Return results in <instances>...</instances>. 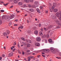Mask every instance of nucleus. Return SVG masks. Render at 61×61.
I'll return each instance as SVG.
<instances>
[{
    "mask_svg": "<svg viewBox=\"0 0 61 61\" xmlns=\"http://www.w3.org/2000/svg\"><path fill=\"white\" fill-rule=\"evenodd\" d=\"M55 21L56 22L57 25H60L61 26V24L60 23V22L59 21L56 20H55Z\"/></svg>",
    "mask_w": 61,
    "mask_h": 61,
    "instance_id": "obj_1",
    "label": "nucleus"
},
{
    "mask_svg": "<svg viewBox=\"0 0 61 61\" xmlns=\"http://www.w3.org/2000/svg\"><path fill=\"white\" fill-rule=\"evenodd\" d=\"M51 17L52 19H56V16H55L53 14H51Z\"/></svg>",
    "mask_w": 61,
    "mask_h": 61,
    "instance_id": "obj_2",
    "label": "nucleus"
},
{
    "mask_svg": "<svg viewBox=\"0 0 61 61\" xmlns=\"http://www.w3.org/2000/svg\"><path fill=\"white\" fill-rule=\"evenodd\" d=\"M56 3H53V6H52L51 7V8L52 9H54L55 8V6H56Z\"/></svg>",
    "mask_w": 61,
    "mask_h": 61,
    "instance_id": "obj_3",
    "label": "nucleus"
},
{
    "mask_svg": "<svg viewBox=\"0 0 61 61\" xmlns=\"http://www.w3.org/2000/svg\"><path fill=\"white\" fill-rule=\"evenodd\" d=\"M50 49L51 51H52L53 52H55V50L54 48L53 47H51L50 48Z\"/></svg>",
    "mask_w": 61,
    "mask_h": 61,
    "instance_id": "obj_4",
    "label": "nucleus"
},
{
    "mask_svg": "<svg viewBox=\"0 0 61 61\" xmlns=\"http://www.w3.org/2000/svg\"><path fill=\"white\" fill-rule=\"evenodd\" d=\"M13 55V52H11L9 53V57H10V56H12Z\"/></svg>",
    "mask_w": 61,
    "mask_h": 61,
    "instance_id": "obj_5",
    "label": "nucleus"
},
{
    "mask_svg": "<svg viewBox=\"0 0 61 61\" xmlns=\"http://www.w3.org/2000/svg\"><path fill=\"white\" fill-rule=\"evenodd\" d=\"M14 16H15L14 15H12L10 16V19H12V18H13L14 17Z\"/></svg>",
    "mask_w": 61,
    "mask_h": 61,
    "instance_id": "obj_6",
    "label": "nucleus"
},
{
    "mask_svg": "<svg viewBox=\"0 0 61 61\" xmlns=\"http://www.w3.org/2000/svg\"><path fill=\"white\" fill-rule=\"evenodd\" d=\"M5 19L6 20H8L9 21V17H8V16H6L5 17Z\"/></svg>",
    "mask_w": 61,
    "mask_h": 61,
    "instance_id": "obj_7",
    "label": "nucleus"
},
{
    "mask_svg": "<svg viewBox=\"0 0 61 61\" xmlns=\"http://www.w3.org/2000/svg\"><path fill=\"white\" fill-rule=\"evenodd\" d=\"M49 43H51V44H52L53 42H52V41L51 39H49Z\"/></svg>",
    "mask_w": 61,
    "mask_h": 61,
    "instance_id": "obj_8",
    "label": "nucleus"
},
{
    "mask_svg": "<svg viewBox=\"0 0 61 61\" xmlns=\"http://www.w3.org/2000/svg\"><path fill=\"white\" fill-rule=\"evenodd\" d=\"M34 34L35 35H37L38 34V31L37 30H36L34 31Z\"/></svg>",
    "mask_w": 61,
    "mask_h": 61,
    "instance_id": "obj_9",
    "label": "nucleus"
},
{
    "mask_svg": "<svg viewBox=\"0 0 61 61\" xmlns=\"http://www.w3.org/2000/svg\"><path fill=\"white\" fill-rule=\"evenodd\" d=\"M58 10L57 9H55L54 10V12H55V13H56V12H57L58 11Z\"/></svg>",
    "mask_w": 61,
    "mask_h": 61,
    "instance_id": "obj_10",
    "label": "nucleus"
},
{
    "mask_svg": "<svg viewBox=\"0 0 61 61\" xmlns=\"http://www.w3.org/2000/svg\"><path fill=\"white\" fill-rule=\"evenodd\" d=\"M22 44H23V45L24 46H26V45L27 44H26V43L25 42H22Z\"/></svg>",
    "mask_w": 61,
    "mask_h": 61,
    "instance_id": "obj_11",
    "label": "nucleus"
},
{
    "mask_svg": "<svg viewBox=\"0 0 61 61\" xmlns=\"http://www.w3.org/2000/svg\"><path fill=\"white\" fill-rule=\"evenodd\" d=\"M24 28V27L23 26H20L18 28V29H19V28H20L21 29H23Z\"/></svg>",
    "mask_w": 61,
    "mask_h": 61,
    "instance_id": "obj_12",
    "label": "nucleus"
},
{
    "mask_svg": "<svg viewBox=\"0 0 61 61\" xmlns=\"http://www.w3.org/2000/svg\"><path fill=\"white\" fill-rule=\"evenodd\" d=\"M59 14H60V16H59V19L60 20H61V13L60 12L59 13Z\"/></svg>",
    "mask_w": 61,
    "mask_h": 61,
    "instance_id": "obj_13",
    "label": "nucleus"
},
{
    "mask_svg": "<svg viewBox=\"0 0 61 61\" xmlns=\"http://www.w3.org/2000/svg\"><path fill=\"white\" fill-rule=\"evenodd\" d=\"M29 11L30 12H33L34 11V10L32 9H29Z\"/></svg>",
    "mask_w": 61,
    "mask_h": 61,
    "instance_id": "obj_14",
    "label": "nucleus"
},
{
    "mask_svg": "<svg viewBox=\"0 0 61 61\" xmlns=\"http://www.w3.org/2000/svg\"><path fill=\"white\" fill-rule=\"evenodd\" d=\"M39 34L40 36H43V34L42 33V32H40L39 33Z\"/></svg>",
    "mask_w": 61,
    "mask_h": 61,
    "instance_id": "obj_15",
    "label": "nucleus"
},
{
    "mask_svg": "<svg viewBox=\"0 0 61 61\" xmlns=\"http://www.w3.org/2000/svg\"><path fill=\"white\" fill-rule=\"evenodd\" d=\"M3 35L4 36H7V34L6 33H3Z\"/></svg>",
    "mask_w": 61,
    "mask_h": 61,
    "instance_id": "obj_16",
    "label": "nucleus"
},
{
    "mask_svg": "<svg viewBox=\"0 0 61 61\" xmlns=\"http://www.w3.org/2000/svg\"><path fill=\"white\" fill-rule=\"evenodd\" d=\"M24 0L25 2H26V3H29V0Z\"/></svg>",
    "mask_w": 61,
    "mask_h": 61,
    "instance_id": "obj_17",
    "label": "nucleus"
},
{
    "mask_svg": "<svg viewBox=\"0 0 61 61\" xmlns=\"http://www.w3.org/2000/svg\"><path fill=\"white\" fill-rule=\"evenodd\" d=\"M48 51V52L49 51V50L48 49H44L43 50V51Z\"/></svg>",
    "mask_w": 61,
    "mask_h": 61,
    "instance_id": "obj_18",
    "label": "nucleus"
},
{
    "mask_svg": "<svg viewBox=\"0 0 61 61\" xmlns=\"http://www.w3.org/2000/svg\"><path fill=\"white\" fill-rule=\"evenodd\" d=\"M18 4L19 5H23V3L21 2H20L18 3Z\"/></svg>",
    "mask_w": 61,
    "mask_h": 61,
    "instance_id": "obj_19",
    "label": "nucleus"
},
{
    "mask_svg": "<svg viewBox=\"0 0 61 61\" xmlns=\"http://www.w3.org/2000/svg\"><path fill=\"white\" fill-rule=\"evenodd\" d=\"M26 6H27V5L25 4H24L22 6L23 7H26Z\"/></svg>",
    "mask_w": 61,
    "mask_h": 61,
    "instance_id": "obj_20",
    "label": "nucleus"
},
{
    "mask_svg": "<svg viewBox=\"0 0 61 61\" xmlns=\"http://www.w3.org/2000/svg\"><path fill=\"white\" fill-rule=\"evenodd\" d=\"M56 15L57 16V17L59 16V13H57L56 14Z\"/></svg>",
    "mask_w": 61,
    "mask_h": 61,
    "instance_id": "obj_21",
    "label": "nucleus"
},
{
    "mask_svg": "<svg viewBox=\"0 0 61 61\" xmlns=\"http://www.w3.org/2000/svg\"><path fill=\"white\" fill-rule=\"evenodd\" d=\"M41 40V38L40 37H38V41L39 42H40V41Z\"/></svg>",
    "mask_w": 61,
    "mask_h": 61,
    "instance_id": "obj_22",
    "label": "nucleus"
},
{
    "mask_svg": "<svg viewBox=\"0 0 61 61\" xmlns=\"http://www.w3.org/2000/svg\"><path fill=\"white\" fill-rule=\"evenodd\" d=\"M35 46H38V43H36L35 44Z\"/></svg>",
    "mask_w": 61,
    "mask_h": 61,
    "instance_id": "obj_23",
    "label": "nucleus"
},
{
    "mask_svg": "<svg viewBox=\"0 0 61 61\" xmlns=\"http://www.w3.org/2000/svg\"><path fill=\"white\" fill-rule=\"evenodd\" d=\"M14 3H17L18 2L17 1H16V0H14Z\"/></svg>",
    "mask_w": 61,
    "mask_h": 61,
    "instance_id": "obj_24",
    "label": "nucleus"
},
{
    "mask_svg": "<svg viewBox=\"0 0 61 61\" xmlns=\"http://www.w3.org/2000/svg\"><path fill=\"white\" fill-rule=\"evenodd\" d=\"M29 58H30V59H32V58H34V57L32 56H30L29 57Z\"/></svg>",
    "mask_w": 61,
    "mask_h": 61,
    "instance_id": "obj_25",
    "label": "nucleus"
},
{
    "mask_svg": "<svg viewBox=\"0 0 61 61\" xmlns=\"http://www.w3.org/2000/svg\"><path fill=\"white\" fill-rule=\"evenodd\" d=\"M9 25V26H11L12 25V22H10Z\"/></svg>",
    "mask_w": 61,
    "mask_h": 61,
    "instance_id": "obj_26",
    "label": "nucleus"
},
{
    "mask_svg": "<svg viewBox=\"0 0 61 61\" xmlns=\"http://www.w3.org/2000/svg\"><path fill=\"white\" fill-rule=\"evenodd\" d=\"M38 4V2L37 1H35L34 2V4L35 5H36Z\"/></svg>",
    "mask_w": 61,
    "mask_h": 61,
    "instance_id": "obj_27",
    "label": "nucleus"
},
{
    "mask_svg": "<svg viewBox=\"0 0 61 61\" xmlns=\"http://www.w3.org/2000/svg\"><path fill=\"white\" fill-rule=\"evenodd\" d=\"M21 39H22V40H23V41H25V39H24V38H21Z\"/></svg>",
    "mask_w": 61,
    "mask_h": 61,
    "instance_id": "obj_28",
    "label": "nucleus"
},
{
    "mask_svg": "<svg viewBox=\"0 0 61 61\" xmlns=\"http://www.w3.org/2000/svg\"><path fill=\"white\" fill-rule=\"evenodd\" d=\"M7 33L8 34H9V32H10V31H9V30H7Z\"/></svg>",
    "mask_w": 61,
    "mask_h": 61,
    "instance_id": "obj_29",
    "label": "nucleus"
},
{
    "mask_svg": "<svg viewBox=\"0 0 61 61\" xmlns=\"http://www.w3.org/2000/svg\"><path fill=\"white\" fill-rule=\"evenodd\" d=\"M43 37L44 38H45V37H46V34H44L43 36Z\"/></svg>",
    "mask_w": 61,
    "mask_h": 61,
    "instance_id": "obj_30",
    "label": "nucleus"
},
{
    "mask_svg": "<svg viewBox=\"0 0 61 61\" xmlns=\"http://www.w3.org/2000/svg\"><path fill=\"white\" fill-rule=\"evenodd\" d=\"M46 37L47 38H48L49 37V35L48 34H47V35H46Z\"/></svg>",
    "mask_w": 61,
    "mask_h": 61,
    "instance_id": "obj_31",
    "label": "nucleus"
},
{
    "mask_svg": "<svg viewBox=\"0 0 61 61\" xmlns=\"http://www.w3.org/2000/svg\"><path fill=\"white\" fill-rule=\"evenodd\" d=\"M30 44H28L27 46L28 47H30Z\"/></svg>",
    "mask_w": 61,
    "mask_h": 61,
    "instance_id": "obj_32",
    "label": "nucleus"
},
{
    "mask_svg": "<svg viewBox=\"0 0 61 61\" xmlns=\"http://www.w3.org/2000/svg\"><path fill=\"white\" fill-rule=\"evenodd\" d=\"M43 8V6H40V8H41V9H42Z\"/></svg>",
    "mask_w": 61,
    "mask_h": 61,
    "instance_id": "obj_33",
    "label": "nucleus"
},
{
    "mask_svg": "<svg viewBox=\"0 0 61 61\" xmlns=\"http://www.w3.org/2000/svg\"><path fill=\"white\" fill-rule=\"evenodd\" d=\"M41 24H39V27H41Z\"/></svg>",
    "mask_w": 61,
    "mask_h": 61,
    "instance_id": "obj_34",
    "label": "nucleus"
},
{
    "mask_svg": "<svg viewBox=\"0 0 61 61\" xmlns=\"http://www.w3.org/2000/svg\"><path fill=\"white\" fill-rule=\"evenodd\" d=\"M44 30H45V31H46V30H47V29H46V28L45 27L44 28Z\"/></svg>",
    "mask_w": 61,
    "mask_h": 61,
    "instance_id": "obj_35",
    "label": "nucleus"
},
{
    "mask_svg": "<svg viewBox=\"0 0 61 61\" xmlns=\"http://www.w3.org/2000/svg\"><path fill=\"white\" fill-rule=\"evenodd\" d=\"M0 12H5V11H4V10H0Z\"/></svg>",
    "mask_w": 61,
    "mask_h": 61,
    "instance_id": "obj_36",
    "label": "nucleus"
},
{
    "mask_svg": "<svg viewBox=\"0 0 61 61\" xmlns=\"http://www.w3.org/2000/svg\"><path fill=\"white\" fill-rule=\"evenodd\" d=\"M28 61H30L31 59L30 58H29V57H28Z\"/></svg>",
    "mask_w": 61,
    "mask_h": 61,
    "instance_id": "obj_37",
    "label": "nucleus"
},
{
    "mask_svg": "<svg viewBox=\"0 0 61 61\" xmlns=\"http://www.w3.org/2000/svg\"><path fill=\"white\" fill-rule=\"evenodd\" d=\"M36 40L37 41H38V37L36 38Z\"/></svg>",
    "mask_w": 61,
    "mask_h": 61,
    "instance_id": "obj_38",
    "label": "nucleus"
},
{
    "mask_svg": "<svg viewBox=\"0 0 61 61\" xmlns=\"http://www.w3.org/2000/svg\"><path fill=\"white\" fill-rule=\"evenodd\" d=\"M45 42L46 43H47V40H45Z\"/></svg>",
    "mask_w": 61,
    "mask_h": 61,
    "instance_id": "obj_39",
    "label": "nucleus"
},
{
    "mask_svg": "<svg viewBox=\"0 0 61 61\" xmlns=\"http://www.w3.org/2000/svg\"><path fill=\"white\" fill-rule=\"evenodd\" d=\"M27 52H28V53H29V52H30V50H28L26 51Z\"/></svg>",
    "mask_w": 61,
    "mask_h": 61,
    "instance_id": "obj_40",
    "label": "nucleus"
},
{
    "mask_svg": "<svg viewBox=\"0 0 61 61\" xmlns=\"http://www.w3.org/2000/svg\"><path fill=\"white\" fill-rule=\"evenodd\" d=\"M29 41V42H28L29 43H31V41H30V40H28Z\"/></svg>",
    "mask_w": 61,
    "mask_h": 61,
    "instance_id": "obj_41",
    "label": "nucleus"
},
{
    "mask_svg": "<svg viewBox=\"0 0 61 61\" xmlns=\"http://www.w3.org/2000/svg\"><path fill=\"white\" fill-rule=\"evenodd\" d=\"M8 4H4V5H5V6H6V5H7Z\"/></svg>",
    "mask_w": 61,
    "mask_h": 61,
    "instance_id": "obj_42",
    "label": "nucleus"
},
{
    "mask_svg": "<svg viewBox=\"0 0 61 61\" xmlns=\"http://www.w3.org/2000/svg\"><path fill=\"white\" fill-rule=\"evenodd\" d=\"M1 24H2V21L0 20V25H1Z\"/></svg>",
    "mask_w": 61,
    "mask_h": 61,
    "instance_id": "obj_43",
    "label": "nucleus"
},
{
    "mask_svg": "<svg viewBox=\"0 0 61 61\" xmlns=\"http://www.w3.org/2000/svg\"><path fill=\"white\" fill-rule=\"evenodd\" d=\"M56 28H59V26H57L56 27Z\"/></svg>",
    "mask_w": 61,
    "mask_h": 61,
    "instance_id": "obj_44",
    "label": "nucleus"
},
{
    "mask_svg": "<svg viewBox=\"0 0 61 61\" xmlns=\"http://www.w3.org/2000/svg\"><path fill=\"white\" fill-rule=\"evenodd\" d=\"M49 28H52V26H50L49 27Z\"/></svg>",
    "mask_w": 61,
    "mask_h": 61,
    "instance_id": "obj_45",
    "label": "nucleus"
},
{
    "mask_svg": "<svg viewBox=\"0 0 61 61\" xmlns=\"http://www.w3.org/2000/svg\"><path fill=\"white\" fill-rule=\"evenodd\" d=\"M18 25L17 24H15L14 25V26H17Z\"/></svg>",
    "mask_w": 61,
    "mask_h": 61,
    "instance_id": "obj_46",
    "label": "nucleus"
},
{
    "mask_svg": "<svg viewBox=\"0 0 61 61\" xmlns=\"http://www.w3.org/2000/svg\"><path fill=\"white\" fill-rule=\"evenodd\" d=\"M29 1H30V2H33V0H29Z\"/></svg>",
    "mask_w": 61,
    "mask_h": 61,
    "instance_id": "obj_47",
    "label": "nucleus"
},
{
    "mask_svg": "<svg viewBox=\"0 0 61 61\" xmlns=\"http://www.w3.org/2000/svg\"><path fill=\"white\" fill-rule=\"evenodd\" d=\"M28 40H26V41L27 42H29V41Z\"/></svg>",
    "mask_w": 61,
    "mask_h": 61,
    "instance_id": "obj_48",
    "label": "nucleus"
},
{
    "mask_svg": "<svg viewBox=\"0 0 61 61\" xmlns=\"http://www.w3.org/2000/svg\"><path fill=\"white\" fill-rule=\"evenodd\" d=\"M13 7V6L12 5V6H11L10 7V8H12V7Z\"/></svg>",
    "mask_w": 61,
    "mask_h": 61,
    "instance_id": "obj_49",
    "label": "nucleus"
},
{
    "mask_svg": "<svg viewBox=\"0 0 61 61\" xmlns=\"http://www.w3.org/2000/svg\"><path fill=\"white\" fill-rule=\"evenodd\" d=\"M46 13V14H47V13H48V10H46V11L45 12Z\"/></svg>",
    "mask_w": 61,
    "mask_h": 61,
    "instance_id": "obj_50",
    "label": "nucleus"
},
{
    "mask_svg": "<svg viewBox=\"0 0 61 61\" xmlns=\"http://www.w3.org/2000/svg\"><path fill=\"white\" fill-rule=\"evenodd\" d=\"M36 10L38 12V9L37 8V9H36Z\"/></svg>",
    "mask_w": 61,
    "mask_h": 61,
    "instance_id": "obj_51",
    "label": "nucleus"
},
{
    "mask_svg": "<svg viewBox=\"0 0 61 61\" xmlns=\"http://www.w3.org/2000/svg\"><path fill=\"white\" fill-rule=\"evenodd\" d=\"M22 55H24L25 54V53H24V52L23 51L22 53Z\"/></svg>",
    "mask_w": 61,
    "mask_h": 61,
    "instance_id": "obj_52",
    "label": "nucleus"
},
{
    "mask_svg": "<svg viewBox=\"0 0 61 61\" xmlns=\"http://www.w3.org/2000/svg\"><path fill=\"white\" fill-rule=\"evenodd\" d=\"M41 31H43V28H41Z\"/></svg>",
    "mask_w": 61,
    "mask_h": 61,
    "instance_id": "obj_53",
    "label": "nucleus"
},
{
    "mask_svg": "<svg viewBox=\"0 0 61 61\" xmlns=\"http://www.w3.org/2000/svg\"><path fill=\"white\" fill-rule=\"evenodd\" d=\"M38 12H39L38 13H40V12H41L40 11V10L39 9L38 10Z\"/></svg>",
    "mask_w": 61,
    "mask_h": 61,
    "instance_id": "obj_54",
    "label": "nucleus"
},
{
    "mask_svg": "<svg viewBox=\"0 0 61 61\" xmlns=\"http://www.w3.org/2000/svg\"><path fill=\"white\" fill-rule=\"evenodd\" d=\"M15 45H16V43H15V42L14 44V46H15Z\"/></svg>",
    "mask_w": 61,
    "mask_h": 61,
    "instance_id": "obj_55",
    "label": "nucleus"
},
{
    "mask_svg": "<svg viewBox=\"0 0 61 61\" xmlns=\"http://www.w3.org/2000/svg\"><path fill=\"white\" fill-rule=\"evenodd\" d=\"M19 53V54H21V52L20 51H19L18 52Z\"/></svg>",
    "mask_w": 61,
    "mask_h": 61,
    "instance_id": "obj_56",
    "label": "nucleus"
},
{
    "mask_svg": "<svg viewBox=\"0 0 61 61\" xmlns=\"http://www.w3.org/2000/svg\"><path fill=\"white\" fill-rule=\"evenodd\" d=\"M42 56H43V57H45V55H42Z\"/></svg>",
    "mask_w": 61,
    "mask_h": 61,
    "instance_id": "obj_57",
    "label": "nucleus"
},
{
    "mask_svg": "<svg viewBox=\"0 0 61 61\" xmlns=\"http://www.w3.org/2000/svg\"><path fill=\"white\" fill-rule=\"evenodd\" d=\"M50 12H53V10H50Z\"/></svg>",
    "mask_w": 61,
    "mask_h": 61,
    "instance_id": "obj_58",
    "label": "nucleus"
},
{
    "mask_svg": "<svg viewBox=\"0 0 61 61\" xmlns=\"http://www.w3.org/2000/svg\"><path fill=\"white\" fill-rule=\"evenodd\" d=\"M2 59V58L1 57H0V60H1V59Z\"/></svg>",
    "mask_w": 61,
    "mask_h": 61,
    "instance_id": "obj_59",
    "label": "nucleus"
},
{
    "mask_svg": "<svg viewBox=\"0 0 61 61\" xmlns=\"http://www.w3.org/2000/svg\"><path fill=\"white\" fill-rule=\"evenodd\" d=\"M18 47H19V44H18Z\"/></svg>",
    "mask_w": 61,
    "mask_h": 61,
    "instance_id": "obj_60",
    "label": "nucleus"
},
{
    "mask_svg": "<svg viewBox=\"0 0 61 61\" xmlns=\"http://www.w3.org/2000/svg\"><path fill=\"white\" fill-rule=\"evenodd\" d=\"M2 57H5V55H2Z\"/></svg>",
    "mask_w": 61,
    "mask_h": 61,
    "instance_id": "obj_61",
    "label": "nucleus"
},
{
    "mask_svg": "<svg viewBox=\"0 0 61 61\" xmlns=\"http://www.w3.org/2000/svg\"><path fill=\"white\" fill-rule=\"evenodd\" d=\"M9 2H11L12 1V0H8Z\"/></svg>",
    "mask_w": 61,
    "mask_h": 61,
    "instance_id": "obj_62",
    "label": "nucleus"
},
{
    "mask_svg": "<svg viewBox=\"0 0 61 61\" xmlns=\"http://www.w3.org/2000/svg\"><path fill=\"white\" fill-rule=\"evenodd\" d=\"M15 49H14L13 50V52H14V51H15Z\"/></svg>",
    "mask_w": 61,
    "mask_h": 61,
    "instance_id": "obj_63",
    "label": "nucleus"
},
{
    "mask_svg": "<svg viewBox=\"0 0 61 61\" xmlns=\"http://www.w3.org/2000/svg\"><path fill=\"white\" fill-rule=\"evenodd\" d=\"M15 61H18V60H15Z\"/></svg>",
    "mask_w": 61,
    "mask_h": 61,
    "instance_id": "obj_64",
    "label": "nucleus"
}]
</instances>
